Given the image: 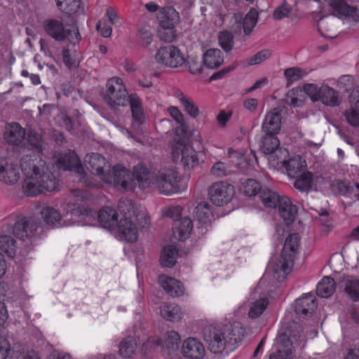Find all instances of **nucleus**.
Here are the masks:
<instances>
[{"label":"nucleus","mask_w":359,"mask_h":359,"mask_svg":"<svg viewBox=\"0 0 359 359\" xmlns=\"http://www.w3.org/2000/svg\"><path fill=\"white\" fill-rule=\"evenodd\" d=\"M20 166L26 177L23 189L27 196H36L44 191H53L57 189L58 180L41 158L35 155L24 156L21 158Z\"/></svg>","instance_id":"obj_1"},{"label":"nucleus","mask_w":359,"mask_h":359,"mask_svg":"<svg viewBox=\"0 0 359 359\" xmlns=\"http://www.w3.org/2000/svg\"><path fill=\"white\" fill-rule=\"evenodd\" d=\"M134 175L142 189L153 186L164 195H172L180 191V177L173 167L149 170L140 163L134 167Z\"/></svg>","instance_id":"obj_2"},{"label":"nucleus","mask_w":359,"mask_h":359,"mask_svg":"<svg viewBox=\"0 0 359 359\" xmlns=\"http://www.w3.org/2000/svg\"><path fill=\"white\" fill-rule=\"evenodd\" d=\"M245 330L241 323L235 322L225 325L222 329L212 326L204 329V339L209 349L214 353L225 351L226 354L234 351L243 341Z\"/></svg>","instance_id":"obj_3"},{"label":"nucleus","mask_w":359,"mask_h":359,"mask_svg":"<svg viewBox=\"0 0 359 359\" xmlns=\"http://www.w3.org/2000/svg\"><path fill=\"white\" fill-rule=\"evenodd\" d=\"M118 208L124 215V218L121 219L117 224L121 238L130 243L135 242L138 238V231L132 217H138L139 215H136L133 205L130 200H121Z\"/></svg>","instance_id":"obj_4"},{"label":"nucleus","mask_w":359,"mask_h":359,"mask_svg":"<svg viewBox=\"0 0 359 359\" xmlns=\"http://www.w3.org/2000/svg\"><path fill=\"white\" fill-rule=\"evenodd\" d=\"M106 87L104 100L111 107H124L128 104L130 95L121 79L118 77L109 79Z\"/></svg>","instance_id":"obj_5"},{"label":"nucleus","mask_w":359,"mask_h":359,"mask_svg":"<svg viewBox=\"0 0 359 359\" xmlns=\"http://www.w3.org/2000/svg\"><path fill=\"white\" fill-rule=\"evenodd\" d=\"M59 169L74 171L79 177V180L87 187H97V184L90 181L87 177V173L81 163L77 154L70 151L67 154L60 155L57 161Z\"/></svg>","instance_id":"obj_6"},{"label":"nucleus","mask_w":359,"mask_h":359,"mask_svg":"<svg viewBox=\"0 0 359 359\" xmlns=\"http://www.w3.org/2000/svg\"><path fill=\"white\" fill-rule=\"evenodd\" d=\"M104 182L114 186L121 185L126 191L134 190L137 183L134 171L131 173L128 169L118 165H115L111 171H108Z\"/></svg>","instance_id":"obj_7"},{"label":"nucleus","mask_w":359,"mask_h":359,"mask_svg":"<svg viewBox=\"0 0 359 359\" xmlns=\"http://www.w3.org/2000/svg\"><path fill=\"white\" fill-rule=\"evenodd\" d=\"M300 237L298 233H291L285 239L281 257L277 269L282 270L284 273L287 274L293 266L294 258L297 253Z\"/></svg>","instance_id":"obj_8"},{"label":"nucleus","mask_w":359,"mask_h":359,"mask_svg":"<svg viewBox=\"0 0 359 359\" xmlns=\"http://www.w3.org/2000/svg\"><path fill=\"white\" fill-rule=\"evenodd\" d=\"M63 208L67 211L65 217L70 215V219L73 220L71 223L67 224V225L80 223L88 224L97 215L95 211L81 205L79 203V199L65 203Z\"/></svg>","instance_id":"obj_9"},{"label":"nucleus","mask_w":359,"mask_h":359,"mask_svg":"<svg viewBox=\"0 0 359 359\" xmlns=\"http://www.w3.org/2000/svg\"><path fill=\"white\" fill-rule=\"evenodd\" d=\"M156 61L165 67L177 68L185 62V58L180 49L172 45L160 47L155 54Z\"/></svg>","instance_id":"obj_10"},{"label":"nucleus","mask_w":359,"mask_h":359,"mask_svg":"<svg viewBox=\"0 0 359 359\" xmlns=\"http://www.w3.org/2000/svg\"><path fill=\"white\" fill-rule=\"evenodd\" d=\"M208 194L210 201L217 206L228 204L232 200L234 194V187L225 182L213 183L209 188Z\"/></svg>","instance_id":"obj_11"},{"label":"nucleus","mask_w":359,"mask_h":359,"mask_svg":"<svg viewBox=\"0 0 359 359\" xmlns=\"http://www.w3.org/2000/svg\"><path fill=\"white\" fill-rule=\"evenodd\" d=\"M173 161H180L184 168L190 169L198 163V158L196 151L189 145L182 142H176L172 147Z\"/></svg>","instance_id":"obj_12"},{"label":"nucleus","mask_w":359,"mask_h":359,"mask_svg":"<svg viewBox=\"0 0 359 359\" xmlns=\"http://www.w3.org/2000/svg\"><path fill=\"white\" fill-rule=\"evenodd\" d=\"M40 226V222L37 219L22 217L15 221L12 232L16 238L25 240L34 236Z\"/></svg>","instance_id":"obj_13"},{"label":"nucleus","mask_w":359,"mask_h":359,"mask_svg":"<svg viewBox=\"0 0 359 359\" xmlns=\"http://www.w3.org/2000/svg\"><path fill=\"white\" fill-rule=\"evenodd\" d=\"M196 231L201 235L205 234L211 226L213 214L208 203H199L194 210Z\"/></svg>","instance_id":"obj_14"},{"label":"nucleus","mask_w":359,"mask_h":359,"mask_svg":"<svg viewBox=\"0 0 359 359\" xmlns=\"http://www.w3.org/2000/svg\"><path fill=\"white\" fill-rule=\"evenodd\" d=\"M279 152L280 156H278V160L274 164H282L290 177H296L304 167L301 156H297L287 161L286 158L289 156L288 151L286 149H279Z\"/></svg>","instance_id":"obj_15"},{"label":"nucleus","mask_w":359,"mask_h":359,"mask_svg":"<svg viewBox=\"0 0 359 359\" xmlns=\"http://www.w3.org/2000/svg\"><path fill=\"white\" fill-rule=\"evenodd\" d=\"M277 134L266 133L261 140L259 147L264 154H269L270 161L275 163L278 160V156H280L279 149H283L280 147V140L276 136Z\"/></svg>","instance_id":"obj_16"},{"label":"nucleus","mask_w":359,"mask_h":359,"mask_svg":"<svg viewBox=\"0 0 359 359\" xmlns=\"http://www.w3.org/2000/svg\"><path fill=\"white\" fill-rule=\"evenodd\" d=\"M20 167L13 162L5 161L0 164V182L12 186L17 184L20 179Z\"/></svg>","instance_id":"obj_17"},{"label":"nucleus","mask_w":359,"mask_h":359,"mask_svg":"<svg viewBox=\"0 0 359 359\" xmlns=\"http://www.w3.org/2000/svg\"><path fill=\"white\" fill-rule=\"evenodd\" d=\"M86 161L88 162L90 172L93 175H97L102 180L104 181V176L107 175L110 169V166L105 158L100 154L93 153L91 155H88L86 157Z\"/></svg>","instance_id":"obj_18"},{"label":"nucleus","mask_w":359,"mask_h":359,"mask_svg":"<svg viewBox=\"0 0 359 359\" xmlns=\"http://www.w3.org/2000/svg\"><path fill=\"white\" fill-rule=\"evenodd\" d=\"M184 356L191 359H201L205 355V348L198 339L189 337L184 341L182 346Z\"/></svg>","instance_id":"obj_19"},{"label":"nucleus","mask_w":359,"mask_h":359,"mask_svg":"<svg viewBox=\"0 0 359 359\" xmlns=\"http://www.w3.org/2000/svg\"><path fill=\"white\" fill-rule=\"evenodd\" d=\"M281 112L278 109H274L266 113L262 128L265 133L278 134L281 128Z\"/></svg>","instance_id":"obj_20"},{"label":"nucleus","mask_w":359,"mask_h":359,"mask_svg":"<svg viewBox=\"0 0 359 359\" xmlns=\"http://www.w3.org/2000/svg\"><path fill=\"white\" fill-rule=\"evenodd\" d=\"M317 304L314 296L306 294L296 300L294 311L298 316L305 318L312 314Z\"/></svg>","instance_id":"obj_21"},{"label":"nucleus","mask_w":359,"mask_h":359,"mask_svg":"<svg viewBox=\"0 0 359 359\" xmlns=\"http://www.w3.org/2000/svg\"><path fill=\"white\" fill-rule=\"evenodd\" d=\"M43 27L46 32L52 38L58 41H64L66 39L67 27L55 19H48L44 21Z\"/></svg>","instance_id":"obj_22"},{"label":"nucleus","mask_w":359,"mask_h":359,"mask_svg":"<svg viewBox=\"0 0 359 359\" xmlns=\"http://www.w3.org/2000/svg\"><path fill=\"white\" fill-rule=\"evenodd\" d=\"M193 230V223L189 217H184L175 221L172 224V233L178 241L187 240Z\"/></svg>","instance_id":"obj_23"},{"label":"nucleus","mask_w":359,"mask_h":359,"mask_svg":"<svg viewBox=\"0 0 359 359\" xmlns=\"http://www.w3.org/2000/svg\"><path fill=\"white\" fill-rule=\"evenodd\" d=\"M25 137V130L18 123H11L6 127L4 138L10 144L18 145Z\"/></svg>","instance_id":"obj_24"},{"label":"nucleus","mask_w":359,"mask_h":359,"mask_svg":"<svg viewBox=\"0 0 359 359\" xmlns=\"http://www.w3.org/2000/svg\"><path fill=\"white\" fill-rule=\"evenodd\" d=\"M158 281L166 292L172 297H180L184 294V286L175 278L164 275L158 277Z\"/></svg>","instance_id":"obj_25"},{"label":"nucleus","mask_w":359,"mask_h":359,"mask_svg":"<svg viewBox=\"0 0 359 359\" xmlns=\"http://www.w3.org/2000/svg\"><path fill=\"white\" fill-rule=\"evenodd\" d=\"M281 347L269 355V359H292L294 357V348L292 343L286 334L280 337Z\"/></svg>","instance_id":"obj_26"},{"label":"nucleus","mask_w":359,"mask_h":359,"mask_svg":"<svg viewBox=\"0 0 359 359\" xmlns=\"http://www.w3.org/2000/svg\"><path fill=\"white\" fill-rule=\"evenodd\" d=\"M278 209L280 217L287 225L294 222L297 213V208L292 203L288 197L282 196L280 203L278 205Z\"/></svg>","instance_id":"obj_27"},{"label":"nucleus","mask_w":359,"mask_h":359,"mask_svg":"<svg viewBox=\"0 0 359 359\" xmlns=\"http://www.w3.org/2000/svg\"><path fill=\"white\" fill-rule=\"evenodd\" d=\"M97 218L101 225L108 229H113L118 224L117 211L109 207L102 208L97 214Z\"/></svg>","instance_id":"obj_28"},{"label":"nucleus","mask_w":359,"mask_h":359,"mask_svg":"<svg viewBox=\"0 0 359 359\" xmlns=\"http://www.w3.org/2000/svg\"><path fill=\"white\" fill-rule=\"evenodd\" d=\"M180 342V337L177 332L175 331L167 332L163 353L165 358L172 359L178 355Z\"/></svg>","instance_id":"obj_29"},{"label":"nucleus","mask_w":359,"mask_h":359,"mask_svg":"<svg viewBox=\"0 0 359 359\" xmlns=\"http://www.w3.org/2000/svg\"><path fill=\"white\" fill-rule=\"evenodd\" d=\"M319 95L318 100L325 105L335 107L340 104L338 92L327 85L320 88Z\"/></svg>","instance_id":"obj_30"},{"label":"nucleus","mask_w":359,"mask_h":359,"mask_svg":"<svg viewBox=\"0 0 359 359\" xmlns=\"http://www.w3.org/2000/svg\"><path fill=\"white\" fill-rule=\"evenodd\" d=\"M224 62L222 52L218 48H210L203 55V63L209 69H215Z\"/></svg>","instance_id":"obj_31"},{"label":"nucleus","mask_w":359,"mask_h":359,"mask_svg":"<svg viewBox=\"0 0 359 359\" xmlns=\"http://www.w3.org/2000/svg\"><path fill=\"white\" fill-rule=\"evenodd\" d=\"M159 20L161 27L175 26L180 22V15L173 7L167 6L161 11Z\"/></svg>","instance_id":"obj_32"},{"label":"nucleus","mask_w":359,"mask_h":359,"mask_svg":"<svg viewBox=\"0 0 359 359\" xmlns=\"http://www.w3.org/2000/svg\"><path fill=\"white\" fill-rule=\"evenodd\" d=\"M160 313L163 318L168 321L179 320L183 316L180 307L172 303H164L161 307Z\"/></svg>","instance_id":"obj_33"},{"label":"nucleus","mask_w":359,"mask_h":359,"mask_svg":"<svg viewBox=\"0 0 359 359\" xmlns=\"http://www.w3.org/2000/svg\"><path fill=\"white\" fill-rule=\"evenodd\" d=\"M41 215L44 222L50 227H58L66 224L65 221L61 222L62 217L60 213L51 207H46L41 211Z\"/></svg>","instance_id":"obj_34"},{"label":"nucleus","mask_w":359,"mask_h":359,"mask_svg":"<svg viewBox=\"0 0 359 359\" xmlns=\"http://www.w3.org/2000/svg\"><path fill=\"white\" fill-rule=\"evenodd\" d=\"M336 290V283L330 276H325L318 284L316 294L323 298H327L332 296Z\"/></svg>","instance_id":"obj_35"},{"label":"nucleus","mask_w":359,"mask_h":359,"mask_svg":"<svg viewBox=\"0 0 359 359\" xmlns=\"http://www.w3.org/2000/svg\"><path fill=\"white\" fill-rule=\"evenodd\" d=\"M128 104L130 105L133 118L138 123H142L145 116L140 98L135 94H131Z\"/></svg>","instance_id":"obj_36"},{"label":"nucleus","mask_w":359,"mask_h":359,"mask_svg":"<svg viewBox=\"0 0 359 359\" xmlns=\"http://www.w3.org/2000/svg\"><path fill=\"white\" fill-rule=\"evenodd\" d=\"M177 257V248L172 245H167L162 250L160 258L161 263L164 267L171 268L175 264Z\"/></svg>","instance_id":"obj_37"},{"label":"nucleus","mask_w":359,"mask_h":359,"mask_svg":"<svg viewBox=\"0 0 359 359\" xmlns=\"http://www.w3.org/2000/svg\"><path fill=\"white\" fill-rule=\"evenodd\" d=\"M259 198L264 206L275 208L280 203L282 196L274 191L267 188L262 189L259 193Z\"/></svg>","instance_id":"obj_38"},{"label":"nucleus","mask_w":359,"mask_h":359,"mask_svg":"<svg viewBox=\"0 0 359 359\" xmlns=\"http://www.w3.org/2000/svg\"><path fill=\"white\" fill-rule=\"evenodd\" d=\"M344 291L353 302H359V278L347 277L343 280Z\"/></svg>","instance_id":"obj_39"},{"label":"nucleus","mask_w":359,"mask_h":359,"mask_svg":"<svg viewBox=\"0 0 359 359\" xmlns=\"http://www.w3.org/2000/svg\"><path fill=\"white\" fill-rule=\"evenodd\" d=\"M137 350V341L135 337H128L123 339L119 346V353L125 358L132 357Z\"/></svg>","instance_id":"obj_40"},{"label":"nucleus","mask_w":359,"mask_h":359,"mask_svg":"<svg viewBox=\"0 0 359 359\" xmlns=\"http://www.w3.org/2000/svg\"><path fill=\"white\" fill-rule=\"evenodd\" d=\"M294 182V187L300 191H307L311 189L313 184V174L311 172L301 173Z\"/></svg>","instance_id":"obj_41"},{"label":"nucleus","mask_w":359,"mask_h":359,"mask_svg":"<svg viewBox=\"0 0 359 359\" xmlns=\"http://www.w3.org/2000/svg\"><path fill=\"white\" fill-rule=\"evenodd\" d=\"M308 74V72L300 67H294L287 68L284 71V76L287 80V86H289Z\"/></svg>","instance_id":"obj_42"},{"label":"nucleus","mask_w":359,"mask_h":359,"mask_svg":"<svg viewBox=\"0 0 359 359\" xmlns=\"http://www.w3.org/2000/svg\"><path fill=\"white\" fill-rule=\"evenodd\" d=\"M178 100L183 107L184 111L193 118L199 114V109L194 102L184 95L182 93L177 95Z\"/></svg>","instance_id":"obj_43"},{"label":"nucleus","mask_w":359,"mask_h":359,"mask_svg":"<svg viewBox=\"0 0 359 359\" xmlns=\"http://www.w3.org/2000/svg\"><path fill=\"white\" fill-rule=\"evenodd\" d=\"M258 15L259 13L255 8H251L245 15L243 22V28L246 35H249L257 25Z\"/></svg>","instance_id":"obj_44"},{"label":"nucleus","mask_w":359,"mask_h":359,"mask_svg":"<svg viewBox=\"0 0 359 359\" xmlns=\"http://www.w3.org/2000/svg\"><path fill=\"white\" fill-rule=\"evenodd\" d=\"M57 8L67 14L78 12L80 7V0H55Z\"/></svg>","instance_id":"obj_45"},{"label":"nucleus","mask_w":359,"mask_h":359,"mask_svg":"<svg viewBox=\"0 0 359 359\" xmlns=\"http://www.w3.org/2000/svg\"><path fill=\"white\" fill-rule=\"evenodd\" d=\"M268 304L269 301L266 297L260 298L258 300L254 302L249 310V317L251 318H258L266 309Z\"/></svg>","instance_id":"obj_46"},{"label":"nucleus","mask_w":359,"mask_h":359,"mask_svg":"<svg viewBox=\"0 0 359 359\" xmlns=\"http://www.w3.org/2000/svg\"><path fill=\"white\" fill-rule=\"evenodd\" d=\"M0 249L9 257H13L16 250L15 241L11 236L1 235L0 236Z\"/></svg>","instance_id":"obj_47"},{"label":"nucleus","mask_w":359,"mask_h":359,"mask_svg":"<svg viewBox=\"0 0 359 359\" xmlns=\"http://www.w3.org/2000/svg\"><path fill=\"white\" fill-rule=\"evenodd\" d=\"M220 46L226 51H230L233 46V36L231 32H221L218 37Z\"/></svg>","instance_id":"obj_48"},{"label":"nucleus","mask_w":359,"mask_h":359,"mask_svg":"<svg viewBox=\"0 0 359 359\" xmlns=\"http://www.w3.org/2000/svg\"><path fill=\"white\" fill-rule=\"evenodd\" d=\"M229 166L224 162L218 161L212 166L210 174L216 177H223L229 175Z\"/></svg>","instance_id":"obj_49"},{"label":"nucleus","mask_w":359,"mask_h":359,"mask_svg":"<svg viewBox=\"0 0 359 359\" xmlns=\"http://www.w3.org/2000/svg\"><path fill=\"white\" fill-rule=\"evenodd\" d=\"M175 26L161 27L159 35L162 40L165 42H172L177 37Z\"/></svg>","instance_id":"obj_50"},{"label":"nucleus","mask_w":359,"mask_h":359,"mask_svg":"<svg viewBox=\"0 0 359 359\" xmlns=\"http://www.w3.org/2000/svg\"><path fill=\"white\" fill-rule=\"evenodd\" d=\"M271 56V50L269 49H264L258 53H257L255 55L250 57L248 60V65H255L262 63L266 60L269 59Z\"/></svg>","instance_id":"obj_51"},{"label":"nucleus","mask_w":359,"mask_h":359,"mask_svg":"<svg viewBox=\"0 0 359 359\" xmlns=\"http://www.w3.org/2000/svg\"><path fill=\"white\" fill-rule=\"evenodd\" d=\"M262 191L260 184L255 180L249 179L245 182L244 193L248 196H255Z\"/></svg>","instance_id":"obj_52"},{"label":"nucleus","mask_w":359,"mask_h":359,"mask_svg":"<svg viewBox=\"0 0 359 359\" xmlns=\"http://www.w3.org/2000/svg\"><path fill=\"white\" fill-rule=\"evenodd\" d=\"M351 184L341 180L333 182L332 189L337 194L348 197Z\"/></svg>","instance_id":"obj_53"},{"label":"nucleus","mask_w":359,"mask_h":359,"mask_svg":"<svg viewBox=\"0 0 359 359\" xmlns=\"http://www.w3.org/2000/svg\"><path fill=\"white\" fill-rule=\"evenodd\" d=\"M348 123L353 127L359 126V110L351 108L344 112Z\"/></svg>","instance_id":"obj_54"},{"label":"nucleus","mask_w":359,"mask_h":359,"mask_svg":"<svg viewBox=\"0 0 359 359\" xmlns=\"http://www.w3.org/2000/svg\"><path fill=\"white\" fill-rule=\"evenodd\" d=\"M139 43L143 47H147L153 41V35L146 29H140L138 31Z\"/></svg>","instance_id":"obj_55"},{"label":"nucleus","mask_w":359,"mask_h":359,"mask_svg":"<svg viewBox=\"0 0 359 359\" xmlns=\"http://www.w3.org/2000/svg\"><path fill=\"white\" fill-rule=\"evenodd\" d=\"M66 30V39H67L71 43L75 44L80 40L81 36L75 25L72 24L69 26H67Z\"/></svg>","instance_id":"obj_56"},{"label":"nucleus","mask_w":359,"mask_h":359,"mask_svg":"<svg viewBox=\"0 0 359 359\" xmlns=\"http://www.w3.org/2000/svg\"><path fill=\"white\" fill-rule=\"evenodd\" d=\"M302 90L304 92V95H309L313 101H318L320 94V88H318V86L313 83H307L304 85Z\"/></svg>","instance_id":"obj_57"},{"label":"nucleus","mask_w":359,"mask_h":359,"mask_svg":"<svg viewBox=\"0 0 359 359\" xmlns=\"http://www.w3.org/2000/svg\"><path fill=\"white\" fill-rule=\"evenodd\" d=\"M291 6L288 4L284 2L274 11L273 16L276 20H281L287 17L291 12Z\"/></svg>","instance_id":"obj_58"},{"label":"nucleus","mask_w":359,"mask_h":359,"mask_svg":"<svg viewBox=\"0 0 359 359\" xmlns=\"http://www.w3.org/2000/svg\"><path fill=\"white\" fill-rule=\"evenodd\" d=\"M74 53V52L72 53L68 48H64L62 50L63 62L69 68L76 64L77 60Z\"/></svg>","instance_id":"obj_59"},{"label":"nucleus","mask_w":359,"mask_h":359,"mask_svg":"<svg viewBox=\"0 0 359 359\" xmlns=\"http://www.w3.org/2000/svg\"><path fill=\"white\" fill-rule=\"evenodd\" d=\"M164 215L175 221L180 220V217L182 215V208L180 206H171L168 208Z\"/></svg>","instance_id":"obj_60"},{"label":"nucleus","mask_w":359,"mask_h":359,"mask_svg":"<svg viewBox=\"0 0 359 359\" xmlns=\"http://www.w3.org/2000/svg\"><path fill=\"white\" fill-rule=\"evenodd\" d=\"M168 111L177 123L181 126L184 125V115L177 107H170L168 109Z\"/></svg>","instance_id":"obj_61"},{"label":"nucleus","mask_w":359,"mask_h":359,"mask_svg":"<svg viewBox=\"0 0 359 359\" xmlns=\"http://www.w3.org/2000/svg\"><path fill=\"white\" fill-rule=\"evenodd\" d=\"M339 87L344 91L348 92L351 90L353 86L352 78L351 76L344 75L341 76L338 81Z\"/></svg>","instance_id":"obj_62"},{"label":"nucleus","mask_w":359,"mask_h":359,"mask_svg":"<svg viewBox=\"0 0 359 359\" xmlns=\"http://www.w3.org/2000/svg\"><path fill=\"white\" fill-rule=\"evenodd\" d=\"M27 140L29 143L38 150L41 148V136L36 132L31 131L28 134Z\"/></svg>","instance_id":"obj_63"},{"label":"nucleus","mask_w":359,"mask_h":359,"mask_svg":"<svg viewBox=\"0 0 359 359\" xmlns=\"http://www.w3.org/2000/svg\"><path fill=\"white\" fill-rule=\"evenodd\" d=\"M189 72L194 74H200L203 69L202 62L200 60L191 58L187 62Z\"/></svg>","instance_id":"obj_64"}]
</instances>
